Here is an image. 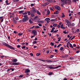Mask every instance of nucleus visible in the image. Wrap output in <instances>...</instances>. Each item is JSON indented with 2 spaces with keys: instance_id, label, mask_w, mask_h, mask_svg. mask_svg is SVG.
<instances>
[{
  "instance_id": "obj_10",
  "label": "nucleus",
  "mask_w": 80,
  "mask_h": 80,
  "mask_svg": "<svg viewBox=\"0 0 80 80\" xmlns=\"http://www.w3.org/2000/svg\"><path fill=\"white\" fill-rule=\"evenodd\" d=\"M67 1H68L66 2V3H68V4H70L72 2L71 0H67Z\"/></svg>"
},
{
  "instance_id": "obj_35",
  "label": "nucleus",
  "mask_w": 80,
  "mask_h": 80,
  "mask_svg": "<svg viewBox=\"0 0 80 80\" xmlns=\"http://www.w3.org/2000/svg\"><path fill=\"white\" fill-rule=\"evenodd\" d=\"M76 32H80V29H78L76 30Z\"/></svg>"
},
{
  "instance_id": "obj_44",
  "label": "nucleus",
  "mask_w": 80,
  "mask_h": 80,
  "mask_svg": "<svg viewBox=\"0 0 80 80\" xmlns=\"http://www.w3.org/2000/svg\"><path fill=\"white\" fill-rule=\"evenodd\" d=\"M23 14H24V15H27V11L25 12Z\"/></svg>"
},
{
  "instance_id": "obj_51",
  "label": "nucleus",
  "mask_w": 80,
  "mask_h": 80,
  "mask_svg": "<svg viewBox=\"0 0 80 80\" xmlns=\"http://www.w3.org/2000/svg\"><path fill=\"white\" fill-rule=\"evenodd\" d=\"M16 20H19V18H18V17H16Z\"/></svg>"
},
{
  "instance_id": "obj_34",
  "label": "nucleus",
  "mask_w": 80,
  "mask_h": 80,
  "mask_svg": "<svg viewBox=\"0 0 80 80\" xmlns=\"http://www.w3.org/2000/svg\"><path fill=\"white\" fill-rule=\"evenodd\" d=\"M40 28V27H39L38 26H35V28Z\"/></svg>"
},
{
  "instance_id": "obj_6",
  "label": "nucleus",
  "mask_w": 80,
  "mask_h": 80,
  "mask_svg": "<svg viewBox=\"0 0 80 80\" xmlns=\"http://www.w3.org/2000/svg\"><path fill=\"white\" fill-rule=\"evenodd\" d=\"M54 8H55V9L57 10H61V9H60V7L56 5L54 7Z\"/></svg>"
},
{
  "instance_id": "obj_31",
  "label": "nucleus",
  "mask_w": 80,
  "mask_h": 80,
  "mask_svg": "<svg viewBox=\"0 0 80 80\" xmlns=\"http://www.w3.org/2000/svg\"><path fill=\"white\" fill-rule=\"evenodd\" d=\"M52 25H53V27H57V24H54Z\"/></svg>"
},
{
  "instance_id": "obj_20",
  "label": "nucleus",
  "mask_w": 80,
  "mask_h": 80,
  "mask_svg": "<svg viewBox=\"0 0 80 80\" xmlns=\"http://www.w3.org/2000/svg\"><path fill=\"white\" fill-rule=\"evenodd\" d=\"M41 55V53H37L36 54V56L37 57H38V56H39V55Z\"/></svg>"
},
{
  "instance_id": "obj_45",
  "label": "nucleus",
  "mask_w": 80,
  "mask_h": 80,
  "mask_svg": "<svg viewBox=\"0 0 80 80\" xmlns=\"http://www.w3.org/2000/svg\"><path fill=\"white\" fill-rule=\"evenodd\" d=\"M18 33V32H17L16 31H13V33Z\"/></svg>"
},
{
  "instance_id": "obj_53",
  "label": "nucleus",
  "mask_w": 80,
  "mask_h": 80,
  "mask_svg": "<svg viewBox=\"0 0 80 80\" xmlns=\"http://www.w3.org/2000/svg\"><path fill=\"white\" fill-rule=\"evenodd\" d=\"M69 59L70 60H73V57H70L69 58Z\"/></svg>"
},
{
  "instance_id": "obj_29",
  "label": "nucleus",
  "mask_w": 80,
  "mask_h": 80,
  "mask_svg": "<svg viewBox=\"0 0 80 80\" xmlns=\"http://www.w3.org/2000/svg\"><path fill=\"white\" fill-rule=\"evenodd\" d=\"M21 46H20V45H18L17 46V48H20Z\"/></svg>"
},
{
  "instance_id": "obj_7",
  "label": "nucleus",
  "mask_w": 80,
  "mask_h": 80,
  "mask_svg": "<svg viewBox=\"0 0 80 80\" xmlns=\"http://www.w3.org/2000/svg\"><path fill=\"white\" fill-rule=\"evenodd\" d=\"M53 67V65H51L49 66L48 67L50 69H55V67Z\"/></svg>"
},
{
  "instance_id": "obj_8",
  "label": "nucleus",
  "mask_w": 80,
  "mask_h": 80,
  "mask_svg": "<svg viewBox=\"0 0 80 80\" xmlns=\"http://www.w3.org/2000/svg\"><path fill=\"white\" fill-rule=\"evenodd\" d=\"M32 12H33L34 13H36V10H35V9L34 8H32Z\"/></svg>"
},
{
  "instance_id": "obj_3",
  "label": "nucleus",
  "mask_w": 80,
  "mask_h": 80,
  "mask_svg": "<svg viewBox=\"0 0 80 80\" xmlns=\"http://www.w3.org/2000/svg\"><path fill=\"white\" fill-rule=\"evenodd\" d=\"M24 18H22V22H28V15H24L23 16Z\"/></svg>"
},
{
  "instance_id": "obj_37",
  "label": "nucleus",
  "mask_w": 80,
  "mask_h": 80,
  "mask_svg": "<svg viewBox=\"0 0 80 80\" xmlns=\"http://www.w3.org/2000/svg\"><path fill=\"white\" fill-rule=\"evenodd\" d=\"M37 35H34L32 36H31V38H32L33 37H35V36Z\"/></svg>"
},
{
  "instance_id": "obj_23",
  "label": "nucleus",
  "mask_w": 80,
  "mask_h": 80,
  "mask_svg": "<svg viewBox=\"0 0 80 80\" xmlns=\"http://www.w3.org/2000/svg\"><path fill=\"white\" fill-rule=\"evenodd\" d=\"M27 13L28 14V15H30V14H31V13H30V12L29 11H27Z\"/></svg>"
},
{
  "instance_id": "obj_11",
  "label": "nucleus",
  "mask_w": 80,
  "mask_h": 80,
  "mask_svg": "<svg viewBox=\"0 0 80 80\" xmlns=\"http://www.w3.org/2000/svg\"><path fill=\"white\" fill-rule=\"evenodd\" d=\"M46 62H48V63H51L52 62V61L49 60H46Z\"/></svg>"
},
{
  "instance_id": "obj_18",
  "label": "nucleus",
  "mask_w": 80,
  "mask_h": 80,
  "mask_svg": "<svg viewBox=\"0 0 80 80\" xmlns=\"http://www.w3.org/2000/svg\"><path fill=\"white\" fill-rule=\"evenodd\" d=\"M37 13L38 15H41V13L40 12L38 11H37Z\"/></svg>"
},
{
  "instance_id": "obj_27",
  "label": "nucleus",
  "mask_w": 80,
  "mask_h": 80,
  "mask_svg": "<svg viewBox=\"0 0 80 80\" xmlns=\"http://www.w3.org/2000/svg\"><path fill=\"white\" fill-rule=\"evenodd\" d=\"M29 22L30 23H33V21L31 20V19H30L29 20Z\"/></svg>"
},
{
  "instance_id": "obj_49",
  "label": "nucleus",
  "mask_w": 80,
  "mask_h": 80,
  "mask_svg": "<svg viewBox=\"0 0 80 80\" xmlns=\"http://www.w3.org/2000/svg\"><path fill=\"white\" fill-rule=\"evenodd\" d=\"M11 70H12V72H13V71H14V69L13 68H11Z\"/></svg>"
},
{
  "instance_id": "obj_47",
  "label": "nucleus",
  "mask_w": 80,
  "mask_h": 80,
  "mask_svg": "<svg viewBox=\"0 0 80 80\" xmlns=\"http://www.w3.org/2000/svg\"><path fill=\"white\" fill-rule=\"evenodd\" d=\"M38 18V16H36L34 18V20H35V19H36V18Z\"/></svg>"
},
{
  "instance_id": "obj_15",
  "label": "nucleus",
  "mask_w": 80,
  "mask_h": 80,
  "mask_svg": "<svg viewBox=\"0 0 80 80\" xmlns=\"http://www.w3.org/2000/svg\"><path fill=\"white\" fill-rule=\"evenodd\" d=\"M69 47L71 48H73V46H72V44H71V43H69Z\"/></svg>"
},
{
  "instance_id": "obj_64",
  "label": "nucleus",
  "mask_w": 80,
  "mask_h": 80,
  "mask_svg": "<svg viewBox=\"0 0 80 80\" xmlns=\"http://www.w3.org/2000/svg\"><path fill=\"white\" fill-rule=\"evenodd\" d=\"M57 27L58 28H60V25H58L57 26Z\"/></svg>"
},
{
  "instance_id": "obj_17",
  "label": "nucleus",
  "mask_w": 80,
  "mask_h": 80,
  "mask_svg": "<svg viewBox=\"0 0 80 80\" xmlns=\"http://www.w3.org/2000/svg\"><path fill=\"white\" fill-rule=\"evenodd\" d=\"M46 21H48V20H50V19L49 18H47L45 19Z\"/></svg>"
},
{
  "instance_id": "obj_55",
  "label": "nucleus",
  "mask_w": 80,
  "mask_h": 80,
  "mask_svg": "<svg viewBox=\"0 0 80 80\" xmlns=\"http://www.w3.org/2000/svg\"><path fill=\"white\" fill-rule=\"evenodd\" d=\"M33 28H35V26H33L32 27L30 28L33 29Z\"/></svg>"
},
{
  "instance_id": "obj_22",
  "label": "nucleus",
  "mask_w": 80,
  "mask_h": 80,
  "mask_svg": "<svg viewBox=\"0 0 80 80\" xmlns=\"http://www.w3.org/2000/svg\"><path fill=\"white\" fill-rule=\"evenodd\" d=\"M62 18H64L65 17V15L64 14V13H62Z\"/></svg>"
},
{
  "instance_id": "obj_36",
  "label": "nucleus",
  "mask_w": 80,
  "mask_h": 80,
  "mask_svg": "<svg viewBox=\"0 0 80 80\" xmlns=\"http://www.w3.org/2000/svg\"><path fill=\"white\" fill-rule=\"evenodd\" d=\"M23 12V11H19V13H22Z\"/></svg>"
},
{
  "instance_id": "obj_58",
  "label": "nucleus",
  "mask_w": 80,
  "mask_h": 80,
  "mask_svg": "<svg viewBox=\"0 0 80 80\" xmlns=\"http://www.w3.org/2000/svg\"><path fill=\"white\" fill-rule=\"evenodd\" d=\"M10 3H6V5H10Z\"/></svg>"
},
{
  "instance_id": "obj_42",
  "label": "nucleus",
  "mask_w": 80,
  "mask_h": 80,
  "mask_svg": "<svg viewBox=\"0 0 80 80\" xmlns=\"http://www.w3.org/2000/svg\"><path fill=\"white\" fill-rule=\"evenodd\" d=\"M26 46H22V49H23V48L25 49V48H26Z\"/></svg>"
},
{
  "instance_id": "obj_13",
  "label": "nucleus",
  "mask_w": 80,
  "mask_h": 80,
  "mask_svg": "<svg viewBox=\"0 0 80 80\" xmlns=\"http://www.w3.org/2000/svg\"><path fill=\"white\" fill-rule=\"evenodd\" d=\"M53 74V72H50L48 73V75L50 76V75H52Z\"/></svg>"
},
{
  "instance_id": "obj_30",
  "label": "nucleus",
  "mask_w": 80,
  "mask_h": 80,
  "mask_svg": "<svg viewBox=\"0 0 80 80\" xmlns=\"http://www.w3.org/2000/svg\"><path fill=\"white\" fill-rule=\"evenodd\" d=\"M23 35V33H19L18 34V35H19V36H21V35Z\"/></svg>"
},
{
  "instance_id": "obj_52",
  "label": "nucleus",
  "mask_w": 80,
  "mask_h": 80,
  "mask_svg": "<svg viewBox=\"0 0 80 80\" xmlns=\"http://www.w3.org/2000/svg\"><path fill=\"white\" fill-rule=\"evenodd\" d=\"M19 77H20V78H22V77H23V75H20L19 76Z\"/></svg>"
},
{
  "instance_id": "obj_63",
  "label": "nucleus",
  "mask_w": 80,
  "mask_h": 80,
  "mask_svg": "<svg viewBox=\"0 0 80 80\" xmlns=\"http://www.w3.org/2000/svg\"><path fill=\"white\" fill-rule=\"evenodd\" d=\"M50 52V51H49V50H48L47 52V54L48 53H49Z\"/></svg>"
},
{
  "instance_id": "obj_59",
  "label": "nucleus",
  "mask_w": 80,
  "mask_h": 80,
  "mask_svg": "<svg viewBox=\"0 0 80 80\" xmlns=\"http://www.w3.org/2000/svg\"><path fill=\"white\" fill-rule=\"evenodd\" d=\"M68 45H69V44H67V47L68 48H69V47L68 46Z\"/></svg>"
},
{
  "instance_id": "obj_19",
  "label": "nucleus",
  "mask_w": 80,
  "mask_h": 80,
  "mask_svg": "<svg viewBox=\"0 0 80 80\" xmlns=\"http://www.w3.org/2000/svg\"><path fill=\"white\" fill-rule=\"evenodd\" d=\"M66 23H67V24H68V23H70V22H69V21H68V19H66L65 20Z\"/></svg>"
},
{
  "instance_id": "obj_16",
  "label": "nucleus",
  "mask_w": 80,
  "mask_h": 80,
  "mask_svg": "<svg viewBox=\"0 0 80 80\" xmlns=\"http://www.w3.org/2000/svg\"><path fill=\"white\" fill-rule=\"evenodd\" d=\"M50 10H48L47 11V13L46 14L47 15H48L49 14H50Z\"/></svg>"
},
{
  "instance_id": "obj_57",
  "label": "nucleus",
  "mask_w": 80,
  "mask_h": 80,
  "mask_svg": "<svg viewBox=\"0 0 80 80\" xmlns=\"http://www.w3.org/2000/svg\"><path fill=\"white\" fill-rule=\"evenodd\" d=\"M47 3H44L43 4V5L44 6H46V5H47Z\"/></svg>"
},
{
  "instance_id": "obj_48",
  "label": "nucleus",
  "mask_w": 80,
  "mask_h": 80,
  "mask_svg": "<svg viewBox=\"0 0 80 80\" xmlns=\"http://www.w3.org/2000/svg\"><path fill=\"white\" fill-rule=\"evenodd\" d=\"M51 21L52 22H55V19H51Z\"/></svg>"
},
{
  "instance_id": "obj_41",
  "label": "nucleus",
  "mask_w": 80,
  "mask_h": 80,
  "mask_svg": "<svg viewBox=\"0 0 80 80\" xmlns=\"http://www.w3.org/2000/svg\"><path fill=\"white\" fill-rule=\"evenodd\" d=\"M75 37V36H73V37L71 39V40H73V39H74Z\"/></svg>"
},
{
  "instance_id": "obj_14",
  "label": "nucleus",
  "mask_w": 80,
  "mask_h": 80,
  "mask_svg": "<svg viewBox=\"0 0 80 80\" xmlns=\"http://www.w3.org/2000/svg\"><path fill=\"white\" fill-rule=\"evenodd\" d=\"M59 13V12L58 11H57L54 13V14H56V15H58Z\"/></svg>"
},
{
  "instance_id": "obj_62",
  "label": "nucleus",
  "mask_w": 80,
  "mask_h": 80,
  "mask_svg": "<svg viewBox=\"0 0 80 80\" xmlns=\"http://www.w3.org/2000/svg\"><path fill=\"white\" fill-rule=\"evenodd\" d=\"M5 2L6 3H7L8 2V0H7Z\"/></svg>"
},
{
  "instance_id": "obj_61",
  "label": "nucleus",
  "mask_w": 80,
  "mask_h": 80,
  "mask_svg": "<svg viewBox=\"0 0 80 80\" xmlns=\"http://www.w3.org/2000/svg\"><path fill=\"white\" fill-rule=\"evenodd\" d=\"M73 47H76V45H75V44H73Z\"/></svg>"
},
{
  "instance_id": "obj_5",
  "label": "nucleus",
  "mask_w": 80,
  "mask_h": 80,
  "mask_svg": "<svg viewBox=\"0 0 80 80\" xmlns=\"http://www.w3.org/2000/svg\"><path fill=\"white\" fill-rule=\"evenodd\" d=\"M32 33H33V35H37V30H32Z\"/></svg>"
},
{
  "instance_id": "obj_21",
  "label": "nucleus",
  "mask_w": 80,
  "mask_h": 80,
  "mask_svg": "<svg viewBox=\"0 0 80 80\" xmlns=\"http://www.w3.org/2000/svg\"><path fill=\"white\" fill-rule=\"evenodd\" d=\"M60 67H61V66H58L55 67V69H57V68H59Z\"/></svg>"
},
{
  "instance_id": "obj_43",
  "label": "nucleus",
  "mask_w": 80,
  "mask_h": 80,
  "mask_svg": "<svg viewBox=\"0 0 80 80\" xmlns=\"http://www.w3.org/2000/svg\"><path fill=\"white\" fill-rule=\"evenodd\" d=\"M61 45H62V44H59L57 46V47H58H58H60V46H61Z\"/></svg>"
},
{
  "instance_id": "obj_28",
  "label": "nucleus",
  "mask_w": 80,
  "mask_h": 80,
  "mask_svg": "<svg viewBox=\"0 0 80 80\" xmlns=\"http://www.w3.org/2000/svg\"><path fill=\"white\" fill-rule=\"evenodd\" d=\"M50 45H51V46H53L54 45V44L53 43L51 42L50 44Z\"/></svg>"
},
{
  "instance_id": "obj_26",
  "label": "nucleus",
  "mask_w": 80,
  "mask_h": 80,
  "mask_svg": "<svg viewBox=\"0 0 80 80\" xmlns=\"http://www.w3.org/2000/svg\"><path fill=\"white\" fill-rule=\"evenodd\" d=\"M19 1H20V0H13V2H19Z\"/></svg>"
},
{
  "instance_id": "obj_56",
  "label": "nucleus",
  "mask_w": 80,
  "mask_h": 80,
  "mask_svg": "<svg viewBox=\"0 0 80 80\" xmlns=\"http://www.w3.org/2000/svg\"><path fill=\"white\" fill-rule=\"evenodd\" d=\"M77 53H80V51H76Z\"/></svg>"
},
{
  "instance_id": "obj_24",
  "label": "nucleus",
  "mask_w": 80,
  "mask_h": 80,
  "mask_svg": "<svg viewBox=\"0 0 80 80\" xmlns=\"http://www.w3.org/2000/svg\"><path fill=\"white\" fill-rule=\"evenodd\" d=\"M53 57H54V55H50L49 58H53Z\"/></svg>"
},
{
  "instance_id": "obj_40",
  "label": "nucleus",
  "mask_w": 80,
  "mask_h": 80,
  "mask_svg": "<svg viewBox=\"0 0 80 80\" xmlns=\"http://www.w3.org/2000/svg\"><path fill=\"white\" fill-rule=\"evenodd\" d=\"M63 27V24H62L61 25L60 28H62Z\"/></svg>"
},
{
  "instance_id": "obj_25",
  "label": "nucleus",
  "mask_w": 80,
  "mask_h": 80,
  "mask_svg": "<svg viewBox=\"0 0 80 80\" xmlns=\"http://www.w3.org/2000/svg\"><path fill=\"white\" fill-rule=\"evenodd\" d=\"M31 17H35V15H34V14L33 13H31Z\"/></svg>"
},
{
  "instance_id": "obj_4",
  "label": "nucleus",
  "mask_w": 80,
  "mask_h": 80,
  "mask_svg": "<svg viewBox=\"0 0 80 80\" xmlns=\"http://www.w3.org/2000/svg\"><path fill=\"white\" fill-rule=\"evenodd\" d=\"M47 2L49 3H55V2H57L55 0H47Z\"/></svg>"
},
{
  "instance_id": "obj_54",
  "label": "nucleus",
  "mask_w": 80,
  "mask_h": 80,
  "mask_svg": "<svg viewBox=\"0 0 80 80\" xmlns=\"http://www.w3.org/2000/svg\"><path fill=\"white\" fill-rule=\"evenodd\" d=\"M30 55L31 56H33V54L32 53H30Z\"/></svg>"
},
{
  "instance_id": "obj_1",
  "label": "nucleus",
  "mask_w": 80,
  "mask_h": 80,
  "mask_svg": "<svg viewBox=\"0 0 80 80\" xmlns=\"http://www.w3.org/2000/svg\"><path fill=\"white\" fill-rule=\"evenodd\" d=\"M2 44L3 45H4V46H6V47H8V48H10L11 49H12V50H15V51H16V52H19V51H18L17 50H15V49H16V48H13V47L10 46V45H9L7 44L6 43L3 42L2 43Z\"/></svg>"
},
{
  "instance_id": "obj_9",
  "label": "nucleus",
  "mask_w": 80,
  "mask_h": 80,
  "mask_svg": "<svg viewBox=\"0 0 80 80\" xmlns=\"http://www.w3.org/2000/svg\"><path fill=\"white\" fill-rule=\"evenodd\" d=\"M30 70L28 69H26L25 71V73H29V72H30Z\"/></svg>"
},
{
  "instance_id": "obj_60",
  "label": "nucleus",
  "mask_w": 80,
  "mask_h": 80,
  "mask_svg": "<svg viewBox=\"0 0 80 80\" xmlns=\"http://www.w3.org/2000/svg\"><path fill=\"white\" fill-rule=\"evenodd\" d=\"M72 26H73V27L75 26V23H72Z\"/></svg>"
},
{
  "instance_id": "obj_38",
  "label": "nucleus",
  "mask_w": 80,
  "mask_h": 80,
  "mask_svg": "<svg viewBox=\"0 0 80 80\" xmlns=\"http://www.w3.org/2000/svg\"><path fill=\"white\" fill-rule=\"evenodd\" d=\"M63 47H61L60 48V50H61V51L63 50Z\"/></svg>"
},
{
  "instance_id": "obj_2",
  "label": "nucleus",
  "mask_w": 80,
  "mask_h": 80,
  "mask_svg": "<svg viewBox=\"0 0 80 80\" xmlns=\"http://www.w3.org/2000/svg\"><path fill=\"white\" fill-rule=\"evenodd\" d=\"M12 62H13L11 64L12 65H20V63L19 62H17L18 61L17 59L16 58L12 59Z\"/></svg>"
},
{
  "instance_id": "obj_12",
  "label": "nucleus",
  "mask_w": 80,
  "mask_h": 80,
  "mask_svg": "<svg viewBox=\"0 0 80 80\" xmlns=\"http://www.w3.org/2000/svg\"><path fill=\"white\" fill-rule=\"evenodd\" d=\"M38 23H44V22L43 21L40 20L38 21Z\"/></svg>"
},
{
  "instance_id": "obj_50",
  "label": "nucleus",
  "mask_w": 80,
  "mask_h": 80,
  "mask_svg": "<svg viewBox=\"0 0 80 80\" xmlns=\"http://www.w3.org/2000/svg\"><path fill=\"white\" fill-rule=\"evenodd\" d=\"M63 33H64V34H67V32L65 31H63Z\"/></svg>"
},
{
  "instance_id": "obj_33",
  "label": "nucleus",
  "mask_w": 80,
  "mask_h": 80,
  "mask_svg": "<svg viewBox=\"0 0 80 80\" xmlns=\"http://www.w3.org/2000/svg\"><path fill=\"white\" fill-rule=\"evenodd\" d=\"M37 43V41H35L33 42L32 43L33 44H35V43Z\"/></svg>"
},
{
  "instance_id": "obj_39",
  "label": "nucleus",
  "mask_w": 80,
  "mask_h": 80,
  "mask_svg": "<svg viewBox=\"0 0 80 80\" xmlns=\"http://www.w3.org/2000/svg\"><path fill=\"white\" fill-rule=\"evenodd\" d=\"M10 70H11V68H10L9 69L8 68V69L7 71V72H9V71Z\"/></svg>"
},
{
  "instance_id": "obj_32",
  "label": "nucleus",
  "mask_w": 80,
  "mask_h": 80,
  "mask_svg": "<svg viewBox=\"0 0 80 80\" xmlns=\"http://www.w3.org/2000/svg\"><path fill=\"white\" fill-rule=\"evenodd\" d=\"M13 22L14 23H17V21H15V20H13Z\"/></svg>"
},
{
  "instance_id": "obj_46",
  "label": "nucleus",
  "mask_w": 80,
  "mask_h": 80,
  "mask_svg": "<svg viewBox=\"0 0 80 80\" xmlns=\"http://www.w3.org/2000/svg\"><path fill=\"white\" fill-rule=\"evenodd\" d=\"M39 26V27H42V24H40V23H39L38 24Z\"/></svg>"
}]
</instances>
